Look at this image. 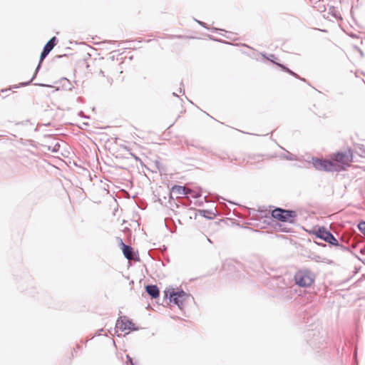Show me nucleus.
<instances>
[{"label":"nucleus","instance_id":"obj_1","mask_svg":"<svg viewBox=\"0 0 365 365\" xmlns=\"http://www.w3.org/2000/svg\"><path fill=\"white\" fill-rule=\"evenodd\" d=\"M294 278L297 284L302 287H307L314 283L315 275L308 269H302L296 272Z\"/></svg>","mask_w":365,"mask_h":365},{"label":"nucleus","instance_id":"obj_2","mask_svg":"<svg viewBox=\"0 0 365 365\" xmlns=\"http://www.w3.org/2000/svg\"><path fill=\"white\" fill-rule=\"evenodd\" d=\"M272 216L279 221L293 223L297 215L295 211L276 208L272 210Z\"/></svg>","mask_w":365,"mask_h":365},{"label":"nucleus","instance_id":"obj_3","mask_svg":"<svg viewBox=\"0 0 365 365\" xmlns=\"http://www.w3.org/2000/svg\"><path fill=\"white\" fill-rule=\"evenodd\" d=\"M165 296L166 297H168L170 301L177 304L180 309L182 307L184 303L187 301V299L189 297V294H187L182 290L178 292L172 290L171 292H169V295L168 292H165Z\"/></svg>","mask_w":365,"mask_h":365},{"label":"nucleus","instance_id":"obj_4","mask_svg":"<svg viewBox=\"0 0 365 365\" xmlns=\"http://www.w3.org/2000/svg\"><path fill=\"white\" fill-rule=\"evenodd\" d=\"M312 163L313 166L318 170L334 171L337 170L336 164L331 160L312 158Z\"/></svg>","mask_w":365,"mask_h":365},{"label":"nucleus","instance_id":"obj_5","mask_svg":"<svg viewBox=\"0 0 365 365\" xmlns=\"http://www.w3.org/2000/svg\"><path fill=\"white\" fill-rule=\"evenodd\" d=\"M115 328L123 331L137 330L135 324L125 316L120 317L116 322Z\"/></svg>","mask_w":365,"mask_h":365},{"label":"nucleus","instance_id":"obj_6","mask_svg":"<svg viewBox=\"0 0 365 365\" xmlns=\"http://www.w3.org/2000/svg\"><path fill=\"white\" fill-rule=\"evenodd\" d=\"M317 236L331 245H338V240L329 231L326 230L324 228H319Z\"/></svg>","mask_w":365,"mask_h":365},{"label":"nucleus","instance_id":"obj_7","mask_svg":"<svg viewBox=\"0 0 365 365\" xmlns=\"http://www.w3.org/2000/svg\"><path fill=\"white\" fill-rule=\"evenodd\" d=\"M334 160L335 164L340 163L341 165H348L349 163L352 161V153L351 150L344 153H337L334 155Z\"/></svg>","mask_w":365,"mask_h":365},{"label":"nucleus","instance_id":"obj_8","mask_svg":"<svg viewBox=\"0 0 365 365\" xmlns=\"http://www.w3.org/2000/svg\"><path fill=\"white\" fill-rule=\"evenodd\" d=\"M291 284H292V279H290V277L285 278V277H279L277 279V287L280 289H286L287 292H288V290H289V292H291V289L292 288Z\"/></svg>","mask_w":365,"mask_h":365},{"label":"nucleus","instance_id":"obj_9","mask_svg":"<svg viewBox=\"0 0 365 365\" xmlns=\"http://www.w3.org/2000/svg\"><path fill=\"white\" fill-rule=\"evenodd\" d=\"M49 53V52L46 50H45L44 48L43 49V51L41 52V56H40V61H39V63L36 68V73L34 75V76L32 77V78L28 82H25V83H21V86H28L32 81L33 79L35 78L36 75V73L38 71V70L39 69L40 66H41V63H42V61H43V59L46 57V56Z\"/></svg>","mask_w":365,"mask_h":365},{"label":"nucleus","instance_id":"obj_10","mask_svg":"<svg viewBox=\"0 0 365 365\" xmlns=\"http://www.w3.org/2000/svg\"><path fill=\"white\" fill-rule=\"evenodd\" d=\"M146 292L147 293L152 297V298H157L159 297V289L156 285H147L146 287Z\"/></svg>","mask_w":365,"mask_h":365},{"label":"nucleus","instance_id":"obj_11","mask_svg":"<svg viewBox=\"0 0 365 365\" xmlns=\"http://www.w3.org/2000/svg\"><path fill=\"white\" fill-rule=\"evenodd\" d=\"M122 245H123V253L125 257L129 260L133 259V256L132 247L125 245L123 242H122Z\"/></svg>","mask_w":365,"mask_h":365},{"label":"nucleus","instance_id":"obj_12","mask_svg":"<svg viewBox=\"0 0 365 365\" xmlns=\"http://www.w3.org/2000/svg\"><path fill=\"white\" fill-rule=\"evenodd\" d=\"M186 187L180 186V185H174L172 187V193L177 195V197H179V195H183L185 194Z\"/></svg>","mask_w":365,"mask_h":365},{"label":"nucleus","instance_id":"obj_13","mask_svg":"<svg viewBox=\"0 0 365 365\" xmlns=\"http://www.w3.org/2000/svg\"><path fill=\"white\" fill-rule=\"evenodd\" d=\"M56 37L54 36L51 38L44 46L43 48L50 53L51 50L53 48V47L56 46Z\"/></svg>","mask_w":365,"mask_h":365},{"label":"nucleus","instance_id":"obj_14","mask_svg":"<svg viewBox=\"0 0 365 365\" xmlns=\"http://www.w3.org/2000/svg\"><path fill=\"white\" fill-rule=\"evenodd\" d=\"M281 157L288 160H294L297 159L293 154L290 153L288 151H287L286 153L282 155Z\"/></svg>","mask_w":365,"mask_h":365},{"label":"nucleus","instance_id":"obj_15","mask_svg":"<svg viewBox=\"0 0 365 365\" xmlns=\"http://www.w3.org/2000/svg\"><path fill=\"white\" fill-rule=\"evenodd\" d=\"M185 194H184L183 195H190L192 197H199V195L192 192L190 188H187L186 187V190H185Z\"/></svg>","mask_w":365,"mask_h":365},{"label":"nucleus","instance_id":"obj_16","mask_svg":"<svg viewBox=\"0 0 365 365\" xmlns=\"http://www.w3.org/2000/svg\"><path fill=\"white\" fill-rule=\"evenodd\" d=\"M277 65L282 68V69L283 71H284L285 72L289 73L290 75L293 74L294 71H291L289 68H288L287 67H286L285 66L282 65V64H280V63H277Z\"/></svg>","mask_w":365,"mask_h":365},{"label":"nucleus","instance_id":"obj_17","mask_svg":"<svg viewBox=\"0 0 365 365\" xmlns=\"http://www.w3.org/2000/svg\"><path fill=\"white\" fill-rule=\"evenodd\" d=\"M358 228L365 235V222H361L358 225Z\"/></svg>","mask_w":365,"mask_h":365},{"label":"nucleus","instance_id":"obj_18","mask_svg":"<svg viewBox=\"0 0 365 365\" xmlns=\"http://www.w3.org/2000/svg\"><path fill=\"white\" fill-rule=\"evenodd\" d=\"M200 212L205 217H207L209 219L212 218L211 217L207 216V214H212L211 212H210L208 210H200Z\"/></svg>","mask_w":365,"mask_h":365},{"label":"nucleus","instance_id":"obj_19","mask_svg":"<svg viewBox=\"0 0 365 365\" xmlns=\"http://www.w3.org/2000/svg\"><path fill=\"white\" fill-rule=\"evenodd\" d=\"M127 359H128L127 365H134L131 357H130L128 355H127Z\"/></svg>","mask_w":365,"mask_h":365},{"label":"nucleus","instance_id":"obj_20","mask_svg":"<svg viewBox=\"0 0 365 365\" xmlns=\"http://www.w3.org/2000/svg\"><path fill=\"white\" fill-rule=\"evenodd\" d=\"M292 76H294L295 78H299V79H300V80H302V81H305V79H304V78H302L299 77V76L298 74H297L296 73H294V72L293 73V74H292Z\"/></svg>","mask_w":365,"mask_h":365},{"label":"nucleus","instance_id":"obj_21","mask_svg":"<svg viewBox=\"0 0 365 365\" xmlns=\"http://www.w3.org/2000/svg\"><path fill=\"white\" fill-rule=\"evenodd\" d=\"M195 21L202 26L205 27V28H207V26H206V24L205 22H202V21H198V20H196Z\"/></svg>","mask_w":365,"mask_h":365},{"label":"nucleus","instance_id":"obj_22","mask_svg":"<svg viewBox=\"0 0 365 365\" xmlns=\"http://www.w3.org/2000/svg\"><path fill=\"white\" fill-rule=\"evenodd\" d=\"M100 73H101L103 76H104V72H103V71H100Z\"/></svg>","mask_w":365,"mask_h":365},{"label":"nucleus","instance_id":"obj_23","mask_svg":"<svg viewBox=\"0 0 365 365\" xmlns=\"http://www.w3.org/2000/svg\"><path fill=\"white\" fill-rule=\"evenodd\" d=\"M268 60H270L272 61V58H268Z\"/></svg>","mask_w":365,"mask_h":365},{"label":"nucleus","instance_id":"obj_24","mask_svg":"<svg viewBox=\"0 0 365 365\" xmlns=\"http://www.w3.org/2000/svg\"><path fill=\"white\" fill-rule=\"evenodd\" d=\"M268 60H270L272 61V58H268Z\"/></svg>","mask_w":365,"mask_h":365}]
</instances>
